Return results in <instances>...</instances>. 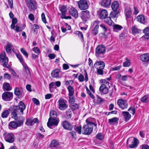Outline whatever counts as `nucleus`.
Listing matches in <instances>:
<instances>
[{"label": "nucleus", "mask_w": 149, "mask_h": 149, "mask_svg": "<svg viewBox=\"0 0 149 149\" xmlns=\"http://www.w3.org/2000/svg\"><path fill=\"white\" fill-rule=\"evenodd\" d=\"M117 103L120 108L122 109H127L128 107V103L126 100L122 99H118Z\"/></svg>", "instance_id": "nucleus-9"}, {"label": "nucleus", "mask_w": 149, "mask_h": 149, "mask_svg": "<svg viewBox=\"0 0 149 149\" xmlns=\"http://www.w3.org/2000/svg\"><path fill=\"white\" fill-rule=\"evenodd\" d=\"M39 122V120L37 118H35L33 119L30 118L27 120L25 124L28 126H32L34 123H38Z\"/></svg>", "instance_id": "nucleus-15"}, {"label": "nucleus", "mask_w": 149, "mask_h": 149, "mask_svg": "<svg viewBox=\"0 0 149 149\" xmlns=\"http://www.w3.org/2000/svg\"><path fill=\"white\" fill-rule=\"evenodd\" d=\"M105 66V63L101 61H97L94 64V67L97 69V73L101 75L103 74V69Z\"/></svg>", "instance_id": "nucleus-2"}, {"label": "nucleus", "mask_w": 149, "mask_h": 149, "mask_svg": "<svg viewBox=\"0 0 149 149\" xmlns=\"http://www.w3.org/2000/svg\"><path fill=\"white\" fill-rule=\"evenodd\" d=\"M7 58H8L6 57L5 52H2L0 55V63H3L5 61Z\"/></svg>", "instance_id": "nucleus-31"}, {"label": "nucleus", "mask_w": 149, "mask_h": 149, "mask_svg": "<svg viewBox=\"0 0 149 149\" xmlns=\"http://www.w3.org/2000/svg\"><path fill=\"white\" fill-rule=\"evenodd\" d=\"M33 102L34 103L37 105L39 104L40 102L39 100L36 98H33L32 99Z\"/></svg>", "instance_id": "nucleus-61"}, {"label": "nucleus", "mask_w": 149, "mask_h": 149, "mask_svg": "<svg viewBox=\"0 0 149 149\" xmlns=\"http://www.w3.org/2000/svg\"><path fill=\"white\" fill-rule=\"evenodd\" d=\"M59 120L58 118H49L47 123V126L51 128L53 126H57L59 123Z\"/></svg>", "instance_id": "nucleus-7"}, {"label": "nucleus", "mask_w": 149, "mask_h": 149, "mask_svg": "<svg viewBox=\"0 0 149 149\" xmlns=\"http://www.w3.org/2000/svg\"><path fill=\"white\" fill-rule=\"evenodd\" d=\"M128 111H130L131 113L134 115L135 112V108L134 107H131L128 109Z\"/></svg>", "instance_id": "nucleus-55"}, {"label": "nucleus", "mask_w": 149, "mask_h": 149, "mask_svg": "<svg viewBox=\"0 0 149 149\" xmlns=\"http://www.w3.org/2000/svg\"><path fill=\"white\" fill-rule=\"evenodd\" d=\"M36 136L37 138L39 139H42L44 137V135L42 134L39 133H38L36 134Z\"/></svg>", "instance_id": "nucleus-62"}, {"label": "nucleus", "mask_w": 149, "mask_h": 149, "mask_svg": "<svg viewBox=\"0 0 149 149\" xmlns=\"http://www.w3.org/2000/svg\"><path fill=\"white\" fill-rule=\"evenodd\" d=\"M22 65L24 70V72L26 74V75L28 76H30L31 73L28 66L25 63H23Z\"/></svg>", "instance_id": "nucleus-25"}, {"label": "nucleus", "mask_w": 149, "mask_h": 149, "mask_svg": "<svg viewBox=\"0 0 149 149\" xmlns=\"http://www.w3.org/2000/svg\"><path fill=\"white\" fill-rule=\"evenodd\" d=\"M148 99V97L147 96L145 95L141 98V101L143 102H147Z\"/></svg>", "instance_id": "nucleus-59"}, {"label": "nucleus", "mask_w": 149, "mask_h": 149, "mask_svg": "<svg viewBox=\"0 0 149 149\" xmlns=\"http://www.w3.org/2000/svg\"><path fill=\"white\" fill-rule=\"evenodd\" d=\"M125 60V61L123 63V66L125 67H129L131 64L130 60L127 58H126Z\"/></svg>", "instance_id": "nucleus-36"}, {"label": "nucleus", "mask_w": 149, "mask_h": 149, "mask_svg": "<svg viewBox=\"0 0 149 149\" xmlns=\"http://www.w3.org/2000/svg\"><path fill=\"white\" fill-rule=\"evenodd\" d=\"M95 119L93 118H87L86 120V122L87 123L86 125H88L90 126H93V125L95 126L96 128H97V124L95 123Z\"/></svg>", "instance_id": "nucleus-17"}, {"label": "nucleus", "mask_w": 149, "mask_h": 149, "mask_svg": "<svg viewBox=\"0 0 149 149\" xmlns=\"http://www.w3.org/2000/svg\"><path fill=\"white\" fill-rule=\"evenodd\" d=\"M70 106L71 110L73 111L77 110L79 108V107L78 104L75 103L72 105H71Z\"/></svg>", "instance_id": "nucleus-45"}, {"label": "nucleus", "mask_w": 149, "mask_h": 149, "mask_svg": "<svg viewBox=\"0 0 149 149\" xmlns=\"http://www.w3.org/2000/svg\"><path fill=\"white\" fill-rule=\"evenodd\" d=\"M137 21L140 23L143 24L145 22V19L144 16L142 15H138L137 17Z\"/></svg>", "instance_id": "nucleus-33"}, {"label": "nucleus", "mask_w": 149, "mask_h": 149, "mask_svg": "<svg viewBox=\"0 0 149 149\" xmlns=\"http://www.w3.org/2000/svg\"><path fill=\"white\" fill-rule=\"evenodd\" d=\"M24 120V119L23 117H22L20 119L18 120L16 122L18 127L20 126L23 125V123Z\"/></svg>", "instance_id": "nucleus-38"}, {"label": "nucleus", "mask_w": 149, "mask_h": 149, "mask_svg": "<svg viewBox=\"0 0 149 149\" xmlns=\"http://www.w3.org/2000/svg\"><path fill=\"white\" fill-rule=\"evenodd\" d=\"M132 30L133 33L134 34L138 33L140 31L135 26H134L132 27Z\"/></svg>", "instance_id": "nucleus-46"}, {"label": "nucleus", "mask_w": 149, "mask_h": 149, "mask_svg": "<svg viewBox=\"0 0 149 149\" xmlns=\"http://www.w3.org/2000/svg\"><path fill=\"white\" fill-rule=\"evenodd\" d=\"M99 91L102 94H106L108 93L109 88L105 84H102L99 88Z\"/></svg>", "instance_id": "nucleus-14"}, {"label": "nucleus", "mask_w": 149, "mask_h": 149, "mask_svg": "<svg viewBox=\"0 0 149 149\" xmlns=\"http://www.w3.org/2000/svg\"><path fill=\"white\" fill-rule=\"evenodd\" d=\"M108 15V13L106 10L103 9L100 12L99 17L101 19H104Z\"/></svg>", "instance_id": "nucleus-21"}, {"label": "nucleus", "mask_w": 149, "mask_h": 149, "mask_svg": "<svg viewBox=\"0 0 149 149\" xmlns=\"http://www.w3.org/2000/svg\"><path fill=\"white\" fill-rule=\"evenodd\" d=\"M50 117L49 118H57V115L56 112L54 111H51L50 113Z\"/></svg>", "instance_id": "nucleus-44"}, {"label": "nucleus", "mask_w": 149, "mask_h": 149, "mask_svg": "<svg viewBox=\"0 0 149 149\" xmlns=\"http://www.w3.org/2000/svg\"><path fill=\"white\" fill-rule=\"evenodd\" d=\"M26 106L24 103L20 101L18 106H14L10 109L11 111L12 117L15 119L17 118V115H22L23 114V111L25 109Z\"/></svg>", "instance_id": "nucleus-1"}, {"label": "nucleus", "mask_w": 149, "mask_h": 149, "mask_svg": "<svg viewBox=\"0 0 149 149\" xmlns=\"http://www.w3.org/2000/svg\"><path fill=\"white\" fill-rule=\"evenodd\" d=\"M122 113L124 116L125 120L126 121H128L131 116L129 113L127 111H123L122 112Z\"/></svg>", "instance_id": "nucleus-26"}, {"label": "nucleus", "mask_w": 149, "mask_h": 149, "mask_svg": "<svg viewBox=\"0 0 149 149\" xmlns=\"http://www.w3.org/2000/svg\"><path fill=\"white\" fill-rule=\"evenodd\" d=\"M105 51V47L102 45L98 46L95 49V55L98 56L100 54H103Z\"/></svg>", "instance_id": "nucleus-12"}, {"label": "nucleus", "mask_w": 149, "mask_h": 149, "mask_svg": "<svg viewBox=\"0 0 149 149\" xmlns=\"http://www.w3.org/2000/svg\"><path fill=\"white\" fill-rule=\"evenodd\" d=\"M25 1L27 6L29 9L34 10L36 9V3L34 0H26Z\"/></svg>", "instance_id": "nucleus-10"}, {"label": "nucleus", "mask_w": 149, "mask_h": 149, "mask_svg": "<svg viewBox=\"0 0 149 149\" xmlns=\"http://www.w3.org/2000/svg\"><path fill=\"white\" fill-rule=\"evenodd\" d=\"M97 104H100L102 103L103 102V99L98 95L97 96Z\"/></svg>", "instance_id": "nucleus-53"}, {"label": "nucleus", "mask_w": 149, "mask_h": 149, "mask_svg": "<svg viewBox=\"0 0 149 149\" xmlns=\"http://www.w3.org/2000/svg\"><path fill=\"white\" fill-rule=\"evenodd\" d=\"M33 50L37 54H39L40 53V50L37 47H34L33 49Z\"/></svg>", "instance_id": "nucleus-51"}, {"label": "nucleus", "mask_w": 149, "mask_h": 149, "mask_svg": "<svg viewBox=\"0 0 149 149\" xmlns=\"http://www.w3.org/2000/svg\"><path fill=\"white\" fill-rule=\"evenodd\" d=\"M41 18L42 21L45 23L47 22L46 20L45 17V15L44 13H42L41 14Z\"/></svg>", "instance_id": "nucleus-60"}, {"label": "nucleus", "mask_w": 149, "mask_h": 149, "mask_svg": "<svg viewBox=\"0 0 149 149\" xmlns=\"http://www.w3.org/2000/svg\"><path fill=\"white\" fill-rule=\"evenodd\" d=\"M125 13L126 16V18H130L132 14L131 9L129 7H126L125 9Z\"/></svg>", "instance_id": "nucleus-28"}, {"label": "nucleus", "mask_w": 149, "mask_h": 149, "mask_svg": "<svg viewBox=\"0 0 149 149\" xmlns=\"http://www.w3.org/2000/svg\"><path fill=\"white\" fill-rule=\"evenodd\" d=\"M104 22L109 25H111L114 23V22L111 20L110 17H107L104 19Z\"/></svg>", "instance_id": "nucleus-35"}, {"label": "nucleus", "mask_w": 149, "mask_h": 149, "mask_svg": "<svg viewBox=\"0 0 149 149\" xmlns=\"http://www.w3.org/2000/svg\"><path fill=\"white\" fill-rule=\"evenodd\" d=\"M78 79L80 82H83L84 81V77L81 74H80L79 77Z\"/></svg>", "instance_id": "nucleus-57"}, {"label": "nucleus", "mask_w": 149, "mask_h": 149, "mask_svg": "<svg viewBox=\"0 0 149 149\" xmlns=\"http://www.w3.org/2000/svg\"><path fill=\"white\" fill-rule=\"evenodd\" d=\"M143 32L146 35L145 37L146 39H149V28H146L143 30Z\"/></svg>", "instance_id": "nucleus-39"}, {"label": "nucleus", "mask_w": 149, "mask_h": 149, "mask_svg": "<svg viewBox=\"0 0 149 149\" xmlns=\"http://www.w3.org/2000/svg\"><path fill=\"white\" fill-rule=\"evenodd\" d=\"M81 127L77 126L75 127V130L79 134H80L81 133Z\"/></svg>", "instance_id": "nucleus-52"}, {"label": "nucleus", "mask_w": 149, "mask_h": 149, "mask_svg": "<svg viewBox=\"0 0 149 149\" xmlns=\"http://www.w3.org/2000/svg\"><path fill=\"white\" fill-rule=\"evenodd\" d=\"M14 93L17 96H19L22 94V88H19L18 87L15 88Z\"/></svg>", "instance_id": "nucleus-29"}, {"label": "nucleus", "mask_w": 149, "mask_h": 149, "mask_svg": "<svg viewBox=\"0 0 149 149\" xmlns=\"http://www.w3.org/2000/svg\"><path fill=\"white\" fill-rule=\"evenodd\" d=\"M141 146V149H149V146L148 145L146 144L143 145Z\"/></svg>", "instance_id": "nucleus-64"}, {"label": "nucleus", "mask_w": 149, "mask_h": 149, "mask_svg": "<svg viewBox=\"0 0 149 149\" xmlns=\"http://www.w3.org/2000/svg\"><path fill=\"white\" fill-rule=\"evenodd\" d=\"M16 55L22 65H23V63H25L24 61L22 56L20 54H17Z\"/></svg>", "instance_id": "nucleus-47"}, {"label": "nucleus", "mask_w": 149, "mask_h": 149, "mask_svg": "<svg viewBox=\"0 0 149 149\" xmlns=\"http://www.w3.org/2000/svg\"><path fill=\"white\" fill-rule=\"evenodd\" d=\"M68 90L69 92L68 95L73 96L74 94V90L73 88L71 86H69L68 88Z\"/></svg>", "instance_id": "nucleus-34"}, {"label": "nucleus", "mask_w": 149, "mask_h": 149, "mask_svg": "<svg viewBox=\"0 0 149 149\" xmlns=\"http://www.w3.org/2000/svg\"><path fill=\"white\" fill-rule=\"evenodd\" d=\"M70 14L76 18L78 17V14L77 10L74 8L71 7L69 10Z\"/></svg>", "instance_id": "nucleus-19"}, {"label": "nucleus", "mask_w": 149, "mask_h": 149, "mask_svg": "<svg viewBox=\"0 0 149 149\" xmlns=\"http://www.w3.org/2000/svg\"><path fill=\"white\" fill-rule=\"evenodd\" d=\"M60 145L58 141L55 139L53 140L51 143L50 146L52 148H57Z\"/></svg>", "instance_id": "nucleus-24"}, {"label": "nucleus", "mask_w": 149, "mask_h": 149, "mask_svg": "<svg viewBox=\"0 0 149 149\" xmlns=\"http://www.w3.org/2000/svg\"><path fill=\"white\" fill-rule=\"evenodd\" d=\"M9 114V112L8 110H4L2 113L1 114V117L2 118H6L7 117L8 115Z\"/></svg>", "instance_id": "nucleus-42"}, {"label": "nucleus", "mask_w": 149, "mask_h": 149, "mask_svg": "<svg viewBox=\"0 0 149 149\" xmlns=\"http://www.w3.org/2000/svg\"><path fill=\"white\" fill-rule=\"evenodd\" d=\"M93 129V126H90L89 124L84 125L83 127L82 132L84 134L89 135L92 132Z\"/></svg>", "instance_id": "nucleus-6"}, {"label": "nucleus", "mask_w": 149, "mask_h": 149, "mask_svg": "<svg viewBox=\"0 0 149 149\" xmlns=\"http://www.w3.org/2000/svg\"><path fill=\"white\" fill-rule=\"evenodd\" d=\"M3 88L4 90L6 91H10L11 89L9 84L8 83H4L3 86Z\"/></svg>", "instance_id": "nucleus-37"}, {"label": "nucleus", "mask_w": 149, "mask_h": 149, "mask_svg": "<svg viewBox=\"0 0 149 149\" xmlns=\"http://www.w3.org/2000/svg\"><path fill=\"white\" fill-rule=\"evenodd\" d=\"M60 72V70L59 69H56L52 72L51 74L52 77L58 78L59 76V73Z\"/></svg>", "instance_id": "nucleus-27"}, {"label": "nucleus", "mask_w": 149, "mask_h": 149, "mask_svg": "<svg viewBox=\"0 0 149 149\" xmlns=\"http://www.w3.org/2000/svg\"><path fill=\"white\" fill-rule=\"evenodd\" d=\"M21 52L26 58L28 56V53L23 48H21L20 49Z\"/></svg>", "instance_id": "nucleus-49"}, {"label": "nucleus", "mask_w": 149, "mask_h": 149, "mask_svg": "<svg viewBox=\"0 0 149 149\" xmlns=\"http://www.w3.org/2000/svg\"><path fill=\"white\" fill-rule=\"evenodd\" d=\"M141 60L145 63L149 62V54L146 53L143 54L140 56Z\"/></svg>", "instance_id": "nucleus-18"}, {"label": "nucleus", "mask_w": 149, "mask_h": 149, "mask_svg": "<svg viewBox=\"0 0 149 149\" xmlns=\"http://www.w3.org/2000/svg\"><path fill=\"white\" fill-rule=\"evenodd\" d=\"M111 7L113 10L114 11H116L118 10L119 8V3L117 1H114L112 3Z\"/></svg>", "instance_id": "nucleus-23"}, {"label": "nucleus", "mask_w": 149, "mask_h": 149, "mask_svg": "<svg viewBox=\"0 0 149 149\" xmlns=\"http://www.w3.org/2000/svg\"><path fill=\"white\" fill-rule=\"evenodd\" d=\"M2 97L4 100L9 101L13 98V93L10 92H5L2 94Z\"/></svg>", "instance_id": "nucleus-11"}, {"label": "nucleus", "mask_w": 149, "mask_h": 149, "mask_svg": "<svg viewBox=\"0 0 149 149\" xmlns=\"http://www.w3.org/2000/svg\"><path fill=\"white\" fill-rule=\"evenodd\" d=\"M66 115L68 118H70L72 116V112L70 109H69L66 111Z\"/></svg>", "instance_id": "nucleus-54"}, {"label": "nucleus", "mask_w": 149, "mask_h": 149, "mask_svg": "<svg viewBox=\"0 0 149 149\" xmlns=\"http://www.w3.org/2000/svg\"><path fill=\"white\" fill-rule=\"evenodd\" d=\"M100 26L102 28L104 32H106L107 31V28L106 26L103 24H102L100 25Z\"/></svg>", "instance_id": "nucleus-63"}, {"label": "nucleus", "mask_w": 149, "mask_h": 149, "mask_svg": "<svg viewBox=\"0 0 149 149\" xmlns=\"http://www.w3.org/2000/svg\"><path fill=\"white\" fill-rule=\"evenodd\" d=\"M111 0H102L101 5L105 7H108L111 5Z\"/></svg>", "instance_id": "nucleus-22"}, {"label": "nucleus", "mask_w": 149, "mask_h": 149, "mask_svg": "<svg viewBox=\"0 0 149 149\" xmlns=\"http://www.w3.org/2000/svg\"><path fill=\"white\" fill-rule=\"evenodd\" d=\"M96 136V138L100 140H102L103 138V136L101 133H98Z\"/></svg>", "instance_id": "nucleus-56"}, {"label": "nucleus", "mask_w": 149, "mask_h": 149, "mask_svg": "<svg viewBox=\"0 0 149 149\" xmlns=\"http://www.w3.org/2000/svg\"><path fill=\"white\" fill-rule=\"evenodd\" d=\"M118 119L116 117L113 118H112L109 119L108 120V122L109 124L110 125L114 124L115 123H117Z\"/></svg>", "instance_id": "nucleus-32"}, {"label": "nucleus", "mask_w": 149, "mask_h": 149, "mask_svg": "<svg viewBox=\"0 0 149 149\" xmlns=\"http://www.w3.org/2000/svg\"><path fill=\"white\" fill-rule=\"evenodd\" d=\"M81 17L83 21L86 22L90 17V13L89 11L86 10L82 11Z\"/></svg>", "instance_id": "nucleus-13"}, {"label": "nucleus", "mask_w": 149, "mask_h": 149, "mask_svg": "<svg viewBox=\"0 0 149 149\" xmlns=\"http://www.w3.org/2000/svg\"><path fill=\"white\" fill-rule=\"evenodd\" d=\"M3 136L5 141L10 143H13L15 140V136L12 133L4 134Z\"/></svg>", "instance_id": "nucleus-5"}, {"label": "nucleus", "mask_w": 149, "mask_h": 149, "mask_svg": "<svg viewBox=\"0 0 149 149\" xmlns=\"http://www.w3.org/2000/svg\"><path fill=\"white\" fill-rule=\"evenodd\" d=\"M58 107L61 110H64L68 107V106L67 101L63 99L60 98L58 100Z\"/></svg>", "instance_id": "nucleus-4"}, {"label": "nucleus", "mask_w": 149, "mask_h": 149, "mask_svg": "<svg viewBox=\"0 0 149 149\" xmlns=\"http://www.w3.org/2000/svg\"><path fill=\"white\" fill-rule=\"evenodd\" d=\"M69 102L70 103H73L75 101L74 98L73 97V96L69 95Z\"/></svg>", "instance_id": "nucleus-50"}, {"label": "nucleus", "mask_w": 149, "mask_h": 149, "mask_svg": "<svg viewBox=\"0 0 149 149\" xmlns=\"http://www.w3.org/2000/svg\"><path fill=\"white\" fill-rule=\"evenodd\" d=\"M8 58H7L5 60V61L3 62V63L2 64L3 66L5 68H9L10 66L8 64Z\"/></svg>", "instance_id": "nucleus-43"}, {"label": "nucleus", "mask_w": 149, "mask_h": 149, "mask_svg": "<svg viewBox=\"0 0 149 149\" xmlns=\"http://www.w3.org/2000/svg\"><path fill=\"white\" fill-rule=\"evenodd\" d=\"M139 143V140L135 138H130L127 142V145L129 143V147L130 148H135L137 147Z\"/></svg>", "instance_id": "nucleus-3"}, {"label": "nucleus", "mask_w": 149, "mask_h": 149, "mask_svg": "<svg viewBox=\"0 0 149 149\" xmlns=\"http://www.w3.org/2000/svg\"><path fill=\"white\" fill-rule=\"evenodd\" d=\"M8 125L9 126V128L10 129L12 128L16 129L18 127L16 122L14 121H11L9 123Z\"/></svg>", "instance_id": "nucleus-30"}, {"label": "nucleus", "mask_w": 149, "mask_h": 149, "mask_svg": "<svg viewBox=\"0 0 149 149\" xmlns=\"http://www.w3.org/2000/svg\"><path fill=\"white\" fill-rule=\"evenodd\" d=\"M12 45L10 43H8L6 46V51L8 53H10L11 52L10 48Z\"/></svg>", "instance_id": "nucleus-48"}, {"label": "nucleus", "mask_w": 149, "mask_h": 149, "mask_svg": "<svg viewBox=\"0 0 149 149\" xmlns=\"http://www.w3.org/2000/svg\"><path fill=\"white\" fill-rule=\"evenodd\" d=\"M59 8L60 11L61 12V18L63 19L65 15V13L67 11V7L65 6L61 5L60 6Z\"/></svg>", "instance_id": "nucleus-20"}, {"label": "nucleus", "mask_w": 149, "mask_h": 149, "mask_svg": "<svg viewBox=\"0 0 149 149\" xmlns=\"http://www.w3.org/2000/svg\"><path fill=\"white\" fill-rule=\"evenodd\" d=\"M113 27V31L116 32L118 30H120L123 28L121 26L117 24L114 25Z\"/></svg>", "instance_id": "nucleus-41"}, {"label": "nucleus", "mask_w": 149, "mask_h": 149, "mask_svg": "<svg viewBox=\"0 0 149 149\" xmlns=\"http://www.w3.org/2000/svg\"><path fill=\"white\" fill-rule=\"evenodd\" d=\"M99 26L98 25H95L92 32V34L94 35H96L98 33Z\"/></svg>", "instance_id": "nucleus-40"}, {"label": "nucleus", "mask_w": 149, "mask_h": 149, "mask_svg": "<svg viewBox=\"0 0 149 149\" xmlns=\"http://www.w3.org/2000/svg\"><path fill=\"white\" fill-rule=\"evenodd\" d=\"M79 8L81 10L88 8V5L87 0H80L78 2Z\"/></svg>", "instance_id": "nucleus-8"}, {"label": "nucleus", "mask_w": 149, "mask_h": 149, "mask_svg": "<svg viewBox=\"0 0 149 149\" xmlns=\"http://www.w3.org/2000/svg\"><path fill=\"white\" fill-rule=\"evenodd\" d=\"M86 90L87 93L89 95L90 97L92 99H94V96L91 93V92L89 90L87 87L86 88Z\"/></svg>", "instance_id": "nucleus-58"}, {"label": "nucleus", "mask_w": 149, "mask_h": 149, "mask_svg": "<svg viewBox=\"0 0 149 149\" xmlns=\"http://www.w3.org/2000/svg\"><path fill=\"white\" fill-rule=\"evenodd\" d=\"M63 127L65 130H71L73 127L67 121L65 120L62 123Z\"/></svg>", "instance_id": "nucleus-16"}]
</instances>
